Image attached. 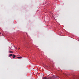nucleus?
<instances>
[{"mask_svg": "<svg viewBox=\"0 0 79 79\" xmlns=\"http://www.w3.org/2000/svg\"><path fill=\"white\" fill-rule=\"evenodd\" d=\"M72 76L73 77V78L75 79H78L79 78H78L77 77L75 76L74 75H72Z\"/></svg>", "mask_w": 79, "mask_h": 79, "instance_id": "1", "label": "nucleus"}, {"mask_svg": "<svg viewBox=\"0 0 79 79\" xmlns=\"http://www.w3.org/2000/svg\"><path fill=\"white\" fill-rule=\"evenodd\" d=\"M43 79H49L48 78H46L45 77H44L43 78Z\"/></svg>", "mask_w": 79, "mask_h": 79, "instance_id": "2", "label": "nucleus"}, {"mask_svg": "<svg viewBox=\"0 0 79 79\" xmlns=\"http://www.w3.org/2000/svg\"><path fill=\"white\" fill-rule=\"evenodd\" d=\"M16 56L15 55H13V58H15L16 57V56Z\"/></svg>", "mask_w": 79, "mask_h": 79, "instance_id": "3", "label": "nucleus"}, {"mask_svg": "<svg viewBox=\"0 0 79 79\" xmlns=\"http://www.w3.org/2000/svg\"><path fill=\"white\" fill-rule=\"evenodd\" d=\"M13 55L12 54H10V55H9V57H10L11 56H13Z\"/></svg>", "mask_w": 79, "mask_h": 79, "instance_id": "4", "label": "nucleus"}, {"mask_svg": "<svg viewBox=\"0 0 79 79\" xmlns=\"http://www.w3.org/2000/svg\"><path fill=\"white\" fill-rule=\"evenodd\" d=\"M22 58V57H17V58L18 59H21Z\"/></svg>", "mask_w": 79, "mask_h": 79, "instance_id": "5", "label": "nucleus"}, {"mask_svg": "<svg viewBox=\"0 0 79 79\" xmlns=\"http://www.w3.org/2000/svg\"><path fill=\"white\" fill-rule=\"evenodd\" d=\"M9 53H13V52L12 51H9Z\"/></svg>", "mask_w": 79, "mask_h": 79, "instance_id": "6", "label": "nucleus"}, {"mask_svg": "<svg viewBox=\"0 0 79 79\" xmlns=\"http://www.w3.org/2000/svg\"><path fill=\"white\" fill-rule=\"evenodd\" d=\"M64 74L65 75H67V74H66V73H65Z\"/></svg>", "mask_w": 79, "mask_h": 79, "instance_id": "7", "label": "nucleus"}, {"mask_svg": "<svg viewBox=\"0 0 79 79\" xmlns=\"http://www.w3.org/2000/svg\"><path fill=\"white\" fill-rule=\"evenodd\" d=\"M0 34H1V33L0 32Z\"/></svg>", "mask_w": 79, "mask_h": 79, "instance_id": "8", "label": "nucleus"}]
</instances>
